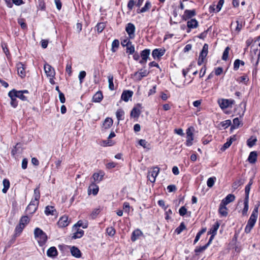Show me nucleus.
I'll return each instance as SVG.
<instances>
[{
	"label": "nucleus",
	"instance_id": "1",
	"mask_svg": "<svg viewBox=\"0 0 260 260\" xmlns=\"http://www.w3.org/2000/svg\"><path fill=\"white\" fill-rule=\"evenodd\" d=\"M34 236L41 246L44 245L47 241L48 237L46 233L39 228L35 229Z\"/></svg>",
	"mask_w": 260,
	"mask_h": 260
},
{
	"label": "nucleus",
	"instance_id": "2",
	"mask_svg": "<svg viewBox=\"0 0 260 260\" xmlns=\"http://www.w3.org/2000/svg\"><path fill=\"white\" fill-rule=\"evenodd\" d=\"M193 130L194 129L192 127H189L186 129V141L185 144L187 146H190L193 144Z\"/></svg>",
	"mask_w": 260,
	"mask_h": 260
},
{
	"label": "nucleus",
	"instance_id": "3",
	"mask_svg": "<svg viewBox=\"0 0 260 260\" xmlns=\"http://www.w3.org/2000/svg\"><path fill=\"white\" fill-rule=\"evenodd\" d=\"M259 205H255L247 223L254 225L258 216Z\"/></svg>",
	"mask_w": 260,
	"mask_h": 260
},
{
	"label": "nucleus",
	"instance_id": "4",
	"mask_svg": "<svg viewBox=\"0 0 260 260\" xmlns=\"http://www.w3.org/2000/svg\"><path fill=\"white\" fill-rule=\"evenodd\" d=\"M8 95L9 97L18 98L23 101L27 100V97L23 94L21 91H17L14 89L9 91Z\"/></svg>",
	"mask_w": 260,
	"mask_h": 260
},
{
	"label": "nucleus",
	"instance_id": "5",
	"mask_svg": "<svg viewBox=\"0 0 260 260\" xmlns=\"http://www.w3.org/2000/svg\"><path fill=\"white\" fill-rule=\"evenodd\" d=\"M234 103V101L233 100L219 99L218 101V103L222 109H224L231 106Z\"/></svg>",
	"mask_w": 260,
	"mask_h": 260
},
{
	"label": "nucleus",
	"instance_id": "6",
	"mask_svg": "<svg viewBox=\"0 0 260 260\" xmlns=\"http://www.w3.org/2000/svg\"><path fill=\"white\" fill-rule=\"evenodd\" d=\"M135 26L132 23H128L125 28V30L128 35L129 39H133L135 37Z\"/></svg>",
	"mask_w": 260,
	"mask_h": 260
},
{
	"label": "nucleus",
	"instance_id": "7",
	"mask_svg": "<svg viewBox=\"0 0 260 260\" xmlns=\"http://www.w3.org/2000/svg\"><path fill=\"white\" fill-rule=\"evenodd\" d=\"M159 171V169L158 167H155L153 169L152 171H149L147 175L148 180L152 183L154 182Z\"/></svg>",
	"mask_w": 260,
	"mask_h": 260
},
{
	"label": "nucleus",
	"instance_id": "8",
	"mask_svg": "<svg viewBox=\"0 0 260 260\" xmlns=\"http://www.w3.org/2000/svg\"><path fill=\"white\" fill-rule=\"evenodd\" d=\"M44 71L48 77H54L55 72L54 69L49 64H44Z\"/></svg>",
	"mask_w": 260,
	"mask_h": 260
},
{
	"label": "nucleus",
	"instance_id": "9",
	"mask_svg": "<svg viewBox=\"0 0 260 260\" xmlns=\"http://www.w3.org/2000/svg\"><path fill=\"white\" fill-rule=\"evenodd\" d=\"M104 175V173L102 171H100L99 173H94L91 178L93 179L92 182H94V183H99L103 180Z\"/></svg>",
	"mask_w": 260,
	"mask_h": 260
},
{
	"label": "nucleus",
	"instance_id": "10",
	"mask_svg": "<svg viewBox=\"0 0 260 260\" xmlns=\"http://www.w3.org/2000/svg\"><path fill=\"white\" fill-rule=\"evenodd\" d=\"M69 223L70 221L68 219V217L67 216L64 215L59 218L57 224L59 227L64 228L68 226Z\"/></svg>",
	"mask_w": 260,
	"mask_h": 260
},
{
	"label": "nucleus",
	"instance_id": "11",
	"mask_svg": "<svg viewBox=\"0 0 260 260\" xmlns=\"http://www.w3.org/2000/svg\"><path fill=\"white\" fill-rule=\"evenodd\" d=\"M73 232H74L73 233L72 236L71 237L72 239H76L77 238H81L84 235V231L82 229L80 228H77L76 230L72 229Z\"/></svg>",
	"mask_w": 260,
	"mask_h": 260
},
{
	"label": "nucleus",
	"instance_id": "12",
	"mask_svg": "<svg viewBox=\"0 0 260 260\" xmlns=\"http://www.w3.org/2000/svg\"><path fill=\"white\" fill-rule=\"evenodd\" d=\"M16 67L17 69V72L18 75L21 77L23 78L25 76L26 73L25 71V68L24 64L21 62H18L17 63Z\"/></svg>",
	"mask_w": 260,
	"mask_h": 260
},
{
	"label": "nucleus",
	"instance_id": "13",
	"mask_svg": "<svg viewBox=\"0 0 260 260\" xmlns=\"http://www.w3.org/2000/svg\"><path fill=\"white\" fill-rule=\"evenodd\" d=\"M196 15V11L194 10H186L182 16V19L184 20H187Z\"/></svg>",
	"mask_w": 260,
	"mask_h": 260
},
{
	"label": "nucleus",
	"instance_id": "14",
	"mask_svg": "<svg viewBox=\"0 0 260 260\" xmlns=\"http://www.w3.org/2000/svg\"><path fill=\"white\" fill-rule=\"evenodd\" d=\"M98 191L99 186L96 184V183L91 182L88 189V194L92 193L93 195H96L98 193Z\"/></svg>",
	"mask_w": 260,
	"mask_h": 260
},
{
	"label": "nucleus",
	"instance_id": "15",
	"mask_svg": "<svg viewBox=\"0 0 260 260\" xmlns=\"http://www.w3.org/2000/svg\"><path fill=\"white\" fill-rule=\"evenodd\" d=\"M165 53V50L162 49H155L153 50L152 55L155 59L163 56Z\"/></svg>",
	"mask_w": 260,
	"mask_h": 260
},
{
	"label": "nucleus",
	"instance_id": "16",
	"mask_svg": "<svg viewBox=\"0 0 260 260\" xmlns=\"http://www.w3.org/2000/svg\"><path fill=\"white\" fill-rule=\"evenodd\" d=\"M223 2L224 1H219L216 5H213L210 6L209 8L210 12H218L221 10Z\"/></svg>",
	"mask_w": 260,
	"mask_h": 260
},
{
	"label": "nucleus",
	"instance_id": "17",
	"mask_svg": "<svg viewBox=\"0 0 260 260\" xmlns=\"http://www.w3.org/2000/svg\"><path fill=\"white\" fill-rule=\"evenodd\" d=\"M133 94V92L130 90H124L123 91L121 99L123 100L124 102H128L129 98H131Z\"/></svg>",
	"mask_w": 260,
	"mask_h": 260
},
{
	"label": "nucleus",
	"instance_id": "18",
	"mask_svg": "<svg viewBox=\"0 0 260 260\" xmlns=\"http://www.w3.org/2000/svg\"><path fill=\"white\" fill-rule=\"evenodd\" d=\"M235 200V196L233 194H229L224 199H223L221 203L227 205Z\"/></svg>",
	"mask_w": 260,
	"mask_h": 260
},
{
	"label": "nucleus",
	"instance_id": "19",
	"mask_svg": "<svg viewBox=\"0 0 260 260\" xmlns=\"http://www.w3.org/2000/svg\"><path fill=\"white\" fill-rule=\"evenodd\" d=\"M58 254V252L55 247L49 248L47 251V255L49 257H54Z\"/></svg>",
	"mask_w": 260,
	"mask_h": 260
},
{
	"label": "nucleus",
	"instance_id": "20",
	"mask_svg": "<svg viewBox=\"0 0 260 260\" xmlns=\"http://www.w3.org/2000/svg\"><path fill=\"white\" fill-rule=\"evenodd\" d=\"M39 204V201L35 202V199L30 202L29 204L26 208V210H29L31 209V206H33L32 209L30 210V213H33L35 212L37 208V205Z\"/></svg>",
	"mask_w": 260,
	"mask_h": 260
},
{
	"label": "nucleus",
	"instance_id": "21",
	"mask_svg": "<svg viewBox=\"0 0 260 260\" xmlns=\"http://www.w3.org/2000/svg\"><path fill=\"white\" fill-rule=\"evenodd\" d=\"M226 205H225L222 203H220L219 208V213L222 216H226L228 212V208L226 207Z\"/></svg>",
	"mask_w": 260,
	"mask_h": 260
},
{
	"label": "nucleus",
	"instance_id": "22",
	"mask_svg": "<svg viewBox=\"0 0 260 260\" xmlns=\"http://www.w3.org/2000/svg\"><path fill=\"white\" fill-rule=\"evenodd\" d=\"M187 25L189 29L196 28L198 26V22L196 19H191L187 21Z\"/></svg>",
	"mask_w": 260,
	"mask_h": 260
},
{
	"label": "nucleus",
	"instance_id": "23",
	"mask_svg": "<svg viewBox=\"0 0 260 260\" xmlns=\"http://www.w3.org/2000/svg\"><path fill=\"white\" fill-rule=\"evenodd\" d=\"M257 154L256 151H252L250 153L248 160L250 164H254L257 159Z\"/></svg>",
	"mask_w": 260,
	"mask_h": 260
},
{
	"label": "nucleus",
	"instance_id": "24",
	"mask_svg": "<svg viewBox=\"0 0 260 260\" xmlns=\"http://www.w3.org/2000/svg\"><path fill=\"white\" fill-rule=\"evenodd\" d=\"M71 252L72 255L75 257L79 258L81 256V253L80 250L75 246H73L71 248Z\"/></svg>",
	"mask_w": 260,
	"mask_h": 260
},
{
	"label": "nucleus",
	"instance_id": "25",
	"mask_svg": "<svg viewBox=\"0 0 260 260\" xmlns=\"http://www.w3.org/2000/svg\"><path fill=\"white\" fill-rule=\"evenodd\" d=\"M142 235V232L140 230L137 229L135 230L132 233L131 237L132 241L133 242L136 241Z\"/></svg>",
	"mask_w": 260,
	"mask_h": 260
},
{
	"label": "nucleus",
	"instance_id": "26",
	"mask_svg": "<svg viewBox=\"0 0 260 260\" xmlns=\"http://www.w3.org/2000/svg\"><path fill=\"white\" fill-rule=\"evenodd\" d=\"M103 99V93L101 91H98L92 98L94 102H100Z\"/></svg>",
	"mask_w": 260,
	"mask_h": 260
},
{
	"label": "nucleus",
	"instance_id": "27",
	"mask_svg": "<svg viewBox=\"0 0 260 260\" xmlns=\"http://www.w3.org/2000/svg\"><path fill=\"white\" fill-rule=\"evenodd\" d=\"M24 228V226L21 225L20 223H19V224L16 226L15 230V234L14 235V238L18 236L21 233Z\"/></svg>",
	"mask_w": 260,
	"mask_h": 260
},
{
	"label": "nucleus",
	"instance_id": "28",
	"mask_svg": "<svg viewBox=\"0 0 260 260\" xmlns=\"http://www.w3.org/2000/svg\"><path fill=\"white\" fill-rule=\"evenodd\" d=\"M208 52V45L207 44H205L203 46V49L200 54L199 56L202 57L203 58H205Z\"/></svg>",
	"mask_w": 260,
	"mask_h": 260
},
{
	"label": "nucleus",
	"instance_id": "29",
	"mask_svg": "<svg viewBox=\"0 0 260 260\" xmlns=\"http://www.w3.org/2000/svg\"><path fill=\"white\" fill-rule=\"evenodd\" d=\"M4 188L2 189V192L6 193L10 187V182L8 179H4L3 181Z\"/></svg>",
	"mask_w": 260,
	"mask_h": 260
},
{
	"label": "nucleus",
	"instance_id": "30",
	"mask_svg": "<svg viewBox=\"0 0 260 260\" xmlns=\"http://www.w3.org/2000/svg\"><path fill=\"white\" fill-rule=\"evenodd\" d=\"M257 139L255 137L252 136L247 141V145L249 147H252L255 145Z\"/></svg>",
	"mask_w": 260,
	"mask_h": 260
},
{
	"label": "nucleus",
	"instance_id": "31",
	"mask_svg": "<svg viewBox=\"0 0 260 260\" xmlns=\"http://www.w3.org/2000/svg\"><path fill=\"white\" fill-rule=\"evenodd\" d=\"M219 227V224L218 222L215 223L214 224L212 225L211 228L209 232L210 234L215 235L217 233V231Z\"/></svg>",
	"mask_w": 260,
	"mask_h": 260
},
{
	"label": "nucleus",
	"instance_id": "32",
	"mask_svg": "<svg viewBox=\"0 0 260 260\" xmlns=\"http://www.w3.org/2000/svg\"><path fill=\"white\" fill-rule=\"evenodd\" d=\"M88 224L87 223H83L82 221L79 220L78 222L73 226V229L76 230L77 228H79L82 226L83 229L87 228Z\"/></svg>",
	"mask_w": 260,
	"mask_h": 260
},
{
	"label": "nucleus",
	"instance_id": "33",
	"mask_svg": "<svg viewBox=\"0 0 260 260\" xmlns=\"http://www.w3.org/2000/svg\"><path fill=\"white\" fill-rule=\"evenodd\" d=\"M113 124V120L111 118H107L103 123L104 127L107 129L110 127Z\"/></svg>",
	"mask_w": 260,
	"mask_h": 260
},
{
	"label": "nucleus",
	"instance_id": "34",
	"mask_svg": "<svg viewBox=\"0 0 260 260\" xmlns=\"http://www.w3.org/2000/svg\"><path fill=\"white\" fill-rule=\"evenodd\" d=\"M55 211V209L53 206H48L45 208V213L47 215H54V212Z\"/></svg>",
	"mask_w": 260,
	"mask_h": 260
},
{
	"label": "nucleus",
	"instance_id": "35",
	"mask_svg": "<svg viewBox=\"0 0 260 260\" xmlns=\"http://www.w3.org/2000/svg\"><path fill=\"white\" fill-rule=\"evenodd\" d=\"M242 125L241 121L238 118H235L233 119V124L231 127V129L237 128L240 125Z\"/></svg>",
	"mask_w": 260,
	"mask_h": 260
},
{
	"label": "nucleus",
	"instance_id": "36",
	"mask_svg": "<svg viewBox=\"0 0 260 260\" xmlns=\"http://www.w3.org/2000/svg\"><path fill=\"white\" fill-rule=\"evenodd\" d=\"M113 76L112 75H109L108 76V83H109V88L111 90H113L114 89V85L113 83Z\"/></svg>",
	"mask_w": 260,
	"mask_h": 260
},
{
	"label": "nucleus",
	"instance_id": "37",
	"mask_svg": "<svg viewBox=\"0 0 260 260\" xmlns=\"http://www.w3.org/2000/svg\"><path fill=\"white\" fill-rule=\"evenodd\" d=\"M5 3L8 7L11 8L13 4L16 6H19L23 3V1H5Z\"/></svg>",
	"mask_w": 260,
	"mask_h": 260
},
{
	"label": "nucleus",
	"instance_id": "38",
	"mask_svg": "<svg viewBox=\"0 0 260 260\" xmlns=\"http://www.w3.org/2000/svg\"><path fill=\"white\" fill-rule=\"evenodd\" d=\"M150 52V50L149 49H145L142 51L141 56L142 58L144 59V61H145V60H147V58L149 56Z\"/></svg>",
	"mask_w": 260,
	"mask_h": 260
},
{
	"label": "nucleus",
	"instance_id": "39",
	"mask_svg": "<svg viewBox=\"0 0 260 260\" xmlns=\"http://www.w3.org/2000/svg\"><path fill=\"white\" fill-rule=\"evenodd\" d=\"M248 200H248L247 199H245V200H244V208H243V209L242 210V212L243 215H246L247 213L248 208H249Z\"/></svg>",
	"mask_w": 260,
	"mask_h": 260
},
{
	"label": "nucleus",
	"instance_id": "40",
	"mask_svg": "<svg viewBox=\"0 0 260 260\" xmlns=\"http://www.w3.org/2000/svg\"><path fill=\"white\" fill-rule=\"evenodd\" d=\"M29 221V219L28 217L27 216H23L21 218L19 223H20L21 225H24L25 227L28 223Z\"/></svg>",
	"mask_w": 260,
	"mask_h": 260
},
{
	"label": "nucleus",
	"instance_id": "41",
	"mask_svg": "<svg viewBox=\"0 0 260 260\" xmlns=\"http://www.w3.org/2000/svg\"><path fill=\"white\" fill-rule=\"evenodd\" d=\"M231 124V121L230 120H226L225 121H223L222 122H221L220 124H219V127L220 128H227L229 127Z\"/></svg>",
	"mask_w": 260,
	"mask_h": 260
},
{
	"label": "nucleus",
	"instance_id": "42",
	"mask_svg": "<svg viewBox=\"0 0 260 260\" xmlns=\"http://www.w3.org/2000/svg\"><path fill=\"white\" fill-rule=\"evenodd\" d=\"M236 26L235 30L237 32H239L243 27V21L242 20H238L236 22Z\"/></svg>",
	"mask_w": 260,
	"mask_h": 260
},
{
	"label": "nucleus",
	"instance_id": "43",
	"mask_svg": "<svg viewBox=\"0 0 260 260\" xmlns=\"http://www.w3.org/2000/svg\"><path fill=\"white\" fill-rule=\"evenodd\" d=\"M119 46V42L118 40L115 39L112 43V48L111 51L113 52H115L116 51V49L118 48Z\"/></svg>",
	"mask_w": 260,
	"mask_h": 260
},
{
	"label": "nucleus",
	"instance_id": "44",
	"mask_svg": "<svg viewBox=\"0 0 260 260\" xmlns=\"http://www.w3.org/2000/svg\"><path fill=\"white\" fill-rule=\"evenodd\" d=\"M140 114V110L137 108H134L131 112V116L134 117H138Z\"/></svg>",
	"mask_w": 260,
	"mask_h": 260
},
{
	"label": "nucleus",
	"instance_id": "45",
	"mask_svg": "<svg viewBox=\"0 0 260 260\" xmlns=\"http://www.w3.org/2000/svg\"><path fill=\"white\" fill-rule=\"evenodd\" d=\"M230 50V48L229 47H226L225 48V49H224V50L223 51L222 56V60H225V61L227 60V59H228V57H229V53Z\"/></svg>",
	"mask_w": 260,
	"mask_h": 260
},
{
	"label": "nucleus",
	"instance_id": "46",
	"mask_svg": "<svg viewBox=\"0 0 260 260\" xmlns=\"http://www.w3.org/2000/svg\"><path fill=\"white\" fill-rule=\"evenodd\" d=\"M151 7V3L147 1L145 4L144 7L142 8V9L140 10V12L143 13L147 11Z\"/></svg>",
	"mask_w": 260,
	"mask_h": 260
},
{
	"label": "nucleus",
	"instance_id": "47",
	"mask_svg": "<svg viewBox=\"0 0 260 260\" xmlns=\"http://www.w3.org/2000/svg\"><path fill=\"white\" fill-rule=\"evenodd\" d=\"M34 199H35V202L39 201L40 198V192L39 190V187H37L34 190Z\"/></svg>",
	"mask_w": 260,
	"mask_h": 260
},
{
	"label": "nucleus",
	"instance_id": "48",
	"mask_svg": "<svg viewBox=\"0 0 260 260\" xmlns=\"http://www.w3.org/2000/svg\"><path fill=\"white\" fill-rule=\"evenodd\" d=\"M185 225L184 222H181L180 225L175 230V233L180 234L185 229Z\"/></svg>",
	"mask_w": 260,
	"mask_h": 260
},
{
	"label": "nucleus",
	"instance_id": "49",
	"mask_svg": "<svg viewBox=\"0 0 260 260\" xmlns=\"http://www.w3.org/2000/svg\"><path fill=\"white\" fill-rule=\"evenodd\" d=\"M124 114V111L122 109H118L116 111V115L118 120L122 119V117Z\"/></svg>",
	"mask_w": 260,
	"mask_h": 260
},
{
	"label": "nucleus",
	"instance_id": "50",
	"mask_svg": "<svg viewBox=\"0 0 260 260\" xmlns=\"http://www.w3.org/2000/svg\"><path fill=\"white\" fill-rule=\"evenodd\" d=\"M105 26H106L104 23L102 22L98 23L96 26L97 31L99 33L101 32L105 28Z\"/></svg>",
	"mask_w": 260,
	"mask_h": 260
},
{
	"label": "nucleus",
	"instance_id": "51",
	"mask_svg": "<svg viewBox=\"0 0 260 260\" xmlns=\"http://www.w3.org/2000/svg\"><path fill=\"white\" fill-rule=\"evenodd\" d=\"M215 180H216L215 177L209 178L208 179L207 182V186L209 187H212L214 185Z\"/></svg>",
	"mask_w": 260,
	"mask_h": 260
},
{
	"label": "nucleus",
	"instance_id": "52",
	"mask_svg": "<svg viewBox=\"0 0 260 260\" xmlns=\"http://www.w3.org/2000/svg\"><path fill=\"white\" fill-rule=\"evenodd\" d=\"M233 140V138H231L230 140L228 141L225 143L224 144L221 149L222 151H224L228 148L232 144Z\"/></svg>",
	"mask_w": 260,
	"mask_h": 260
},
{
	"label": "nucleus",
	"instance_id": "53",
	"mask_svg": "<svg viewBox=\"0 0 260 260\" xmlns=\"http://www.w3.org/2000/svg\"><path fill=\"white\" fill-rule=\"evenodd\" d=\"M126 52L127 53H128L129 54H132L134 53V52H135L134 46L132 44H131L129 46H127V47H126Z\"/></svg>",
	"mask_w": 260,
	"mask_h": 260
},
{
	"label": "nucleus",
	"instance_id": "54",
	"mask_svg": "<svg viewBox=\"0 0 260 260\" xmlns=\"http://www.w3.org/2000/svg\"><path fill=\"white\" fill-rule=\"evenodd\" d=\"M106 232L108 235L113 236L115 234V230L113 227H109L107 229Z\"/></svg>",
	"mask_w": 260,
	"mask_h": 260
},
{
	"label": "nucleus",
	"instance_id": "55",
	"mask_svg": "<svg viewBox=\"0 0 260 260\" xmlns=\"http://www.w3.org/2000/svg\"><path fill=\"white\" fill-rule=\"evenodd\" d=\"M100 210L99 208L94 209L91 212V213L90 214V216L92 218L94 219L100 213Z\"/></svg>",
	"mask_w": 260,
	"mask_h": 260
},
{
	"label": "nucleus",
	"instance_id": "56",
	"mask_svg": "<svg viewBox=\"0 0 260 260\" xmlns=\"http://www.w3.org/2000/svg\"><path fill=\"white\" fill-rule=\"evenodd\" d=\"M207 247H208V246L206 245H205L203 246L197 247L195 249L194 251L197 254H198L199 253H201V252H203V251H204Z\"/></svg>",
	"mask_w": 260,
	"mask_h": 260
},
{
	"label": "nucleus",
	"instance_id": "57",
	"mask_svg": "<svg viewBox=\"0 0 260 260\" xmlns=\"http://www.w3.org/2000/svg\"><path fill=\"white\" fill-rule=\"evenodd\" d=\"M18 23L20 25L22 29H25L27 27V25L24 22V20L22 18H19L18 20Z\"/></svg>",
	"mask_w": 260,
	"mask_h": 260
},
{
	"label": "nucleus",
	"instance_id": "58",
	"mask_svg": "<svg viewBox=\"0 0 260 260\" xmlns=\"http://www.w3.org/2000/svg\"><path fill=\"white\" fill-rule=\"evenodd\" d=\"M2 47L3 50L4 52L5 53V54L8 56L10 54V52L9 51V49L7 47V45L6 44L2 43Z\"/></svg>",
	"mask_w": 260,
	"mask_h": 260
},
{
	"label": "nucleus",
	"instance_id": "59",
	"mask_svg": "<svg viewBox=\"0 0 260 260\" xmlns=\"http://www.w3.org/2000/svg\"><path fill=\"white\" fill-rule=\"evenodd\" d=\"M11 99V101L10 103L11 105L13 108H16L18 105L17 101L16 100V97H10Z\"/></svg>",
	"mask_w": 260,
	"mask_h": 260
},
{
	"label": "nucleus",
	"instance_id": "60",
	"mask_svg": "<svg viewBox=\"0 0 260 260\" xmlns=\"http://www.w3.org/2000/svg\"><path fill=\"white\" fill-rule=\"evenodd\" d=\"M131 44H132V43L129 41V39H126L121 41V45L123 47H125V46L127 47V46L130 45Z\"/></svg>",
	"mask_w": 260,
	"mask_h": 260
},
{
	"label": "nucleus",
	"instance_id": "61",
	"mask_svg": "<svg viewBox=\"0 0 260 260\" xmlns=\"http://www.w3.org/2000/svg\"><path fill=\"white\" fill-rule=\"evenodd\" d=\"M240 65V59H236L235 60L234 63V70L235 71L238 70L239 68Z\"/></svg>",
	"mask_w": 260,
	"mask_h": 260
},
{
	"label": "nucleus",
	"instance_id": "62",
	"mask_svg": "<svg viewBox=\"0 0 260 260\" xmlns=\"http://www.w3.org/2000/svg\"><path fill=\"white\" fill-rule=\"evenodd\" d=\"M86 72L85 71H81L80 73H79V80H80V83H82L83 82V79L85 78V77L86 76Z\"/></svg>",
	"mask_w": 260,
	"mask_h": 260
},
{
	"label": "nucleus",
	"instance_id": "63",
	"mask_svg": "<svg viewBox=\"0 0 260 260\" xmlns=\"http://www.w3.org/2000/svg\"><path fill=\"white\" fill-rule=\"evenodd\" d=\"M66 72L68 73L69 76H70L72 74V63H68L66 66Z\"/></svg>",
	"mask_w": 260,
	"mask_h": 260
},
{
	"label": "nucleus",
	"instance_id": "64",
	"mask_svg": "<svg viewBox=\"0 0 260 260\" xmlns=\"http://www.w3.org/2000/svg\"><path fill=\"white\" fill-rule=\"evenodd\" d=\"M179 213L181 216H184L187 213V209L184 206L181 207L179 210Z\"/></svg>",
	"mask_w": 260,
	"mask_h": 260
}]
</instances>
